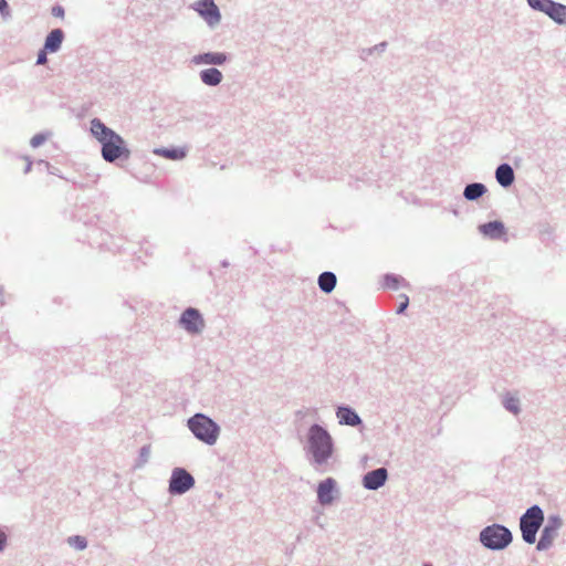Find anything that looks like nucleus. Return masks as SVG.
Segmentation results:
<instances>
[{
  "mask_svg": "<svg viewBox=\"0 0 566 566\" xmlns=\"http://www.w3.org/2000/svg\"><path fill=\"white\" fill-rule=\"evenodd\" d=\"M192 433L201 441L213 444L219 436L218 426L208 417L197 413L188 421Z\"/></svg>",
  "mask_w": 566,
  "mask_h": 566,
  "instance_id": "7ed1b4c3",
  "label": "nucleus"
},
{
  "mask_svg": "<svg viewBox=\"0 0 566 566\" xmlns=\"http://www.w3.org/2000/svg\"><path fill=\"white\" fill-rule=\"evenodd\" d=\"M401 283H403L405 285H408L405 282V280L398 275L387 274L384 277V285L388 289L397 290Z\"/></svg>",
  "mask_w": 566,
  "mask_h": 566,
  "instance_id": "412c9836",
  "label": "nucleus"
},
{
  "mask_svg": "<svg viewBox=\"0 0 566 566\" xmlns=\"http://www.w3.org/2000/svg\"><path fill=\"white\" fill-rule=\"evenodd\" d=\"M45 140L46 136L44 134H36L31 138L30 144L32 147L36 148L41 146Z\"/></svg>",
  "mask_w": 566,
  "mask_h": 566,
  "instance_id": "a878e982",
  "label": "nucleus"
},
{
  "mask_svg": "<svg viewBox=\"0 0 566 566\" xmlns=\"http://www.w3.org/2000/svg\"><path fill=\"white\" fill-rule=\"evenodd\" d=\"M52 14L56 18H63L64 17V10L62 7H54L52 9Z\"/></svg>",
  "mask_w": 566,
  "mask_h": 566,
  "instance_id": "c756f323",
  "label": "nucleus"
},
{
  "mask_svg": "<svg viewBox=\"0 0 566 566\" xmlns=\"http://www.w3.org/2000/svg\"><path fill=\"white\" fill-rule=\"evenodd\" d=\"M31 165H32V164H31V161H28V165H27V171H29V170H30Z\"/></svg>",
  "mask_w": 566,
  "mask_h": 566,
  "instance_id": "473e14b6",
  "label": "nucleus"
},
{
  "mask_svg": "<svg viewBox=\"0 0 566 566\" xmlns=\"http://www.w3.org/2000/svg\"><path fill=\"white\" fill-rule=\"evenodd\" d=\"M91 132L102 144V156L106 161L113 163L116 159L129 157L130 151L124 139L99 119L95 118L91 122Z\"/></svg>",
  "mask_w": 566,
  "mask_h": 566,
  "instance_id": "f257e3e1",
  "label": "nucleus"
},
{
  "mask_svg": "<svg viewBox=\"0 0 566 566\" xmlns=\"http://www.w3.org/2000/svg\"><path fill=\"white\" fill-rule=\"evenodd\" d=\"M560 520L557 517L549 518L547 525L543 528L541 538L537 543L536 548L538 551H545L549 548L557 536V531L560 527Z\"/></svg>",
  "mask_w": 566,
  "mask_h": 566,
  "instance_id": "6e6552de",
  "label": "nucleus"
},
{
  "mask_svg": "<svg viewBox=\"0 0 566 566\" xmlns=\"http://www.w3.org/2000/svg\"><path fill=\"white\" fill-rule=\"evenodd\" d=\"M546 14L558 23H566V6L564 4L552 2Z\"/></svg>",
  "mask_w": 566,
  "mask_h": 566,
  "instance_id": "a211bd4d",
  "label": "nucleus"
},
{
  "mask_svg": "<svg viewBox=\"0 0 566 566\" xmlns=\"http://www.w3.org/2000/svg\"><path fill=\"white\" fill-rule=\"evenodd\" d=\"M387 480V470L384 468L376 469L374 471L368 472L364 476V486L368 490H377Z\"/></svg>",
  "mask_w": 566,
  "mask_h": 566,
  "instance_id": "9d476101",
  "label": "nucleus"
},
{
  "mask_svg": "<svg viewBox=\"0 0 566 566\" xmlns=\"http://www.w3.org/2000/svg\"><path fill=\"white\" fill-rule=\"evenodd\" d=\"M158 153L169 159H181L186 155L185 151L181 149H164Z\"/></svg>",
  "mask_w": 566,
  "mask_h": 566,
  "instance_id": "5701e85b",
  "label": "nucleus"
},
{
  "mask_svg": "<svg viewBox=\"0 0 566 566\" xmlns=\"http://www.w3.org/2000/svg\"><path fill=\"white\" fill-rule=\"evenodd\" d=\"M63 31L61 29L52 30L45 39L44 50L49 52H56L63 41Z\"/></svg>",
  "mask_w": 566,
  "mask_h": 566,
  "instance_id": "ddd939ff",
  "label": "nucleus"
},
{
  "mask_svg": "<svg viewBox=\"0 0 566 566\" xmlns=\"http://www.w3.org/2000/svg\"><path fill=\"white\" fill-rule=\"evenodd\" d=\"M0 12L2 15L9 14V7L6 0H0Z\"/></svg>",
  "mask_w": 566,
  "mask_h": 566,
  "instance_id": "c85d7f7f",
  "label": "nucleus"
},
{
  "mask_svg": "<svg viewBox=\"0 0 566 566\" xmlns=\"http://www.w3.org/2000/svg\"><path fill=\"white\" fill-rule=\"evenodd\" d=\"M69 544L77 549H84L86 547V539L82 536H72L69 538Z\"/></svg>",
  "mask_w": 566,
  "mask_h": 566,
  "instance_id": "b1692460",
  "label": "nucleus"
},
{
  "mask_svg": "<svg viewBox=\"0 0 566 566\" xmlns=\"http://www.w3.org/2000/svg\"><path fill=\"white\" fill-rule=\"evenodd\" d=\"M485 191H486V188L484 185L471 184L465 187L464 197L468 200H475V199L480 198Z\"/></svg>",
  "mask_w": 566,
  "mask_h": 566,
  "instance_id": "aec40b11",
  "label": "nucleus"
},
{
  "mask_svg": "<svg viewBox=\"0 0 566 566\" xmlns=\"http://www.w3.org/2000/svg\"><path fill=\"white\" fill-rule=\"evenodd\" d=\"M544 521V514L539 506L534 505L530 507L525 514L521 517V532L523 539L528 543L533 544L536 541V534L543 524Z\"/></svg>",
  "mask_w": 566,
  "mask_h": 566,
  "instance_id": "20e7f679",
  "label": "nucleus"
},
{
  "mask_svg": "<svg viewBox=\"0 0 566 566\" xmlns=\"http://www.w3.org/2000/svg\"><path fill=\"white\" fill-rule=\"evenodd\" d=\"M227 60L224 53H205L193 56L195 64H223Z\"/></svg>",
  "mask_w": 566,
  "mask_h": 566,
  "instance_id": "4468645a",
  "label": "nucleus"
},
{
  "mask_svg": "<svg viewBox=\"0 0 566 566\" xmlns=\"http://www.w3.org/2000/svg\"><path fill=\"white\" fill-rule=\"evenodd\" d=\"M401 298H402V301L400 302V304L397 308V313H402L408 307V304H409L408 296L402 295Z\"/></svg>",
  "mask_w": 566,
  "mask_h": 566,
  "instance_id": "bb28decb",
  "label": "nucleus"
},
{
  "mask_svg": "<svg viewBox=\"0 0 566 566\" xmlns=\"http://www.w3.org/2000/svg\"><path fill=\"white\" fill-rule=\"evenodd\" d=\"M480 539L488 548L503 549L512 542V534L506 527L494 524L481 532Z\"/></svg>",
  "mask_w": 566,
  "mask_h": 566,
  "instance_id": "39448f33",
  "label": "nucleus"
},
{
  "mask_svg": "<svg viewBox=\"0 0 566 566\" xmlns=\"http://www.w3.org/2000/svg\"><path fill=\"white\" fill-rule=\"evenodd\" d=\"M193 478L184 469H176L172 472L169 490L171 493L181 494L192 488Z\"/></svg>",
  "mask_w": 566,
  "mask_h": 566,
  "instance_id": "0eeeda50",
  "label": "nucleus"
},
{
  "mask_svg": "<svg viewBox=\"0 0 566 566\" xmlns=\"http://www.w3.org/2000/svg\"><path fill=\"white\" fill-rule=\"evenodd\" d=\"M481 233L491 239H500L505 234L504 224L501 221H492L479 227Z\"/></svg>",
  "mask_w": 566,
  "mask_h": 566,
  "instance_id": "9b49d317",
  "label": "nucleus"
},
{
  "mask_svg": "<svg viewBox=\"0 0 566 566\" xmlns=\"http://www.w3.org/2000/svg\"><path fill=\"white\" fill-rule=\"evenodd\" d=\"M337 417L340 423L356 426L360 422L359 417L356 412L350 410L349 408L340 407L337 410Z\"/></svg>",
  "mask_w": 566,
  "mask_h": 566,
  "instance_id": "dca6fc26",
  "label": "nucleus"
},
{
  "mask_svg": "<svg viewBox=\"0 0 566 566\" xmlns=\"http://www.w3.org/2000/svg\"><path fill=\"white\" fill-rule=\"evenodd\" d=\"M335 486V482L333 479L328 478L322 483H319L317 489V496L322 504H329L333 501V490Z\"/></svg>",
  "mask_w": 566,
  "mask_h": 566,
  "instance_id": "f8f14e48",
  "label": "nucleus"
},
{
  "mask_svg": "<svg viewBox=\"0 0 566 566\" xmlns=\"http://www.w3.org/2000/svg\"><path fill=\"white\" fill-rule=\"evenodd\" d=\"M200 77L205 84L214 86L222 81V73L212 67L201 71Z\"/></svg>",
  "mask_w": 566,
  "mask_h": 566,
  "instance_id": "f3484780",
  "label": "nucleus"
},
{
  "mask_svg": "<svg viewBox=\"0 0 566 566\" xmlns=\"http://www.w3.org/2000/svg\"><path fill=\"white\" fill-rule=\"evenodd\" d=\"M505 407L510 411L517 413L518 412V400L516 398H507L505 400Z\"/></svg>",
  "mask_w": 566,
  "mask_h": 566,
  "instance_id": "393cba45",
  "label": "nucleus"
},
{
  "mask_svg": "<svg viewBox=\"0 0 566 566\" xmlns=\"http://www.w3.org/2000/svg\"><path fill=\"white\" fill-rule=\"evenodd\" d=\"M527 1L532 8L538 9L545 13H547V11L549 10V7L553 2L552 0H527Z\"/></svg>",
  "mask_w": 566,
  "mask_h": 566,
  "instance_id": "4be33fe9",
  "label": "nucleus"
},
{
  "mask_svg": "<svg viewBox=\"0 0 566 566\" xmlns=\"http://www.w3.org/2000/svg\"><path fill=\"white\" fill-rule=\"evenodd\" d=\"M336 285V276L332 272H324L318 277V286L325 293H331Z\"/></svg>",
  "mask_w": 566,
  "mask_h": 566,
  "instance_id": "6ab92c4d",
  "label": "nucleus"
},
{
  "mask_svg": "<svg viewBox=\"0 0 566 566\" xmlns=\"http://www.w3.org/2000/svg\"><path fill=\"white\" fill-rule=\"evenodd\" d=\"M310 451L316 463H324L332 454L331 436L319 426L315 424L310 429Z\"/></svg>",
  "mask_w": 566,
  "mask_h": 566,
  "instance_id": "f03ea898",
  "label": "nucleus"
},
{
  "mask_svg": "<svg viewBox=\"0 0 566 566\" xmlns=\"http://www.w3.org/2000/svg\"><path fill=\"white\" fill-rule=\"evenodd\" d=\"M179 323L190 334L201 333L205 328V321L201 314L192 307L187 308L181 314Z\"/></svg>",
  "mask_w": 566,
  "mask_h": 566,
  "instance_id": "423d86ee",
  "label": "nucleus"
},
{
  "mask_svg": "<svg viewBox=\"0 0 566 566\" xmlns=\"http://www.w3.org/2000/svg\"><path fill=\"white\" fill-rule=\"evenodd\" d=\"M195 9L209 24L220 21V12L213 0H198Z\"/></svg>",
  "mask_w": 566,
  "mask_h": 566,
  "instance_id": "1a4fd4ad",
  "label": "nucleus"
},
{
  "mask_svg": "<svg viewBox=\"0 0 566 566\" xmlns=\"http://www.w3.org/2000/svg\"><path fill=\"white\" fill-rule=\"evenodd\" d=\"M46 51L48 50H42L40 51V53L38 54V60H36V63L38 64H45L48 59H46Z\"/></svg>",
  "mask_w": 566,
  "mask_h": 566,
  "instance_id": "cd10ccee",
  "label": "nucleus"
},
{
  "mask_svg": "<svg viewBox=\"0 0 566 566\" xmlns=\"http://www.w3.org/2000/svg\"><path fill=\"white\" fill-rule=\"evenodd\" d=\"M7 543V535L0 530V552L4 548Z\"/></svg>",
  "mask_w": 566,
  "mask_h": 566,
  "instance_id": "7c9ffc66",
  "label": "nucleus"
},
{
  "mask_svg": "<svg viewBox=\"0 0 566 566\" xmlns=\"http://www.w3.org/2000/svg\"><path fill=\"white\" fill-rule=\"evenodd\" d=\"M495 176H496L497 182L503 187L511 186L514 181L513 169L511 166H509L506 164H503L497 167Z\"/></svg>",
  "mask_w": 566,
  "mask_h": 566,
  "instance_id": "2eb2a0df",
  "label": "nucleus"
},
{
  "mask_svg": "<svg viewBox=\"0 0 566 566\" xmlns=\"http://www.w3.org/2000/svg\"><path fill=\"white\" fill-rule=\"evenodd\" d=\"M0 303L1 304L3 303V292H2V290H0Z\"/></svg>",
  "mask_w": 566,
  "mask_h": 566,
  "instance_id": "2f4dec72",
  "label": "nucleus"
}]
</instances>
